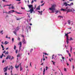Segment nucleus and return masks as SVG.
I'll use <instances>...</instances> for the list:
<instances>
[{
    "label": "nucleus",
    "mask_w": 75,
    "mask_h": 75,
    "mask_svg": "<svg viewBox=\"0 0 75 75\" xmlns=\"http://www.w3.org/2000/svg\"><path fill=\"white\" fill-rule=\"evenodd\" d=\"M8 54V51H7L6 53H5V54Z\"/></svg>",
    "instance_id": "40"
},
{
    "label": "nucleus",
    "mask_w": 75,
    "mask_h": 75,
    "mask_svg": "<svg viewBox=\"0 0 75 75\" xmlns=\"http://www.w3.org/2000/svg\"><path fill=\"white\" fill-rule=\"evenodd\" d=\"M70 51L71 52H72V47H71V46H70Z\"/></svg>",
    "instance_id": "23"
},
{
    "label": "nucleus",
    "mask_w": 75,
    "mask_h": 75,
    "mask_svg": "<svg viewBox=\"0 0 75 75\" xmlns=\"http://www.w3.org/2000/svg\"><path fill=\"white\" fill-rule=\"evenodd\" d=\"M1 46L2 48V50H3V51H4V46H3V45H1Z\"/></svg>",
    "instance_id": "17"
},
{
    "label": "nucleus",
    "mask_w": 75,
    "mask_h": 75,
    "mask_svg": "<svg viewBox=\"0 0 75 75\" xmlns=\"http://www.w3.org/2000/svg\"><path fill=\"white\" fill-rule=\"evenodd\" d=\"M10 68H11V70H12L13 69V66H11V67H10Z\"/></svg>",
    "instance_id": "25"
},
{
    "label": "nucleus",
    "mask_w": 75,
    "mask_h": 75,
    "mask_svg": "<svg viewBox=\"0 0 75 75\" xmlns=\"http://www.w3.org/2000/svg\"><path fill=\"white\" fill-rule=\"evenodd\" d=\"M38 12L39 13H41V12H40V11H38Z\"/></svg>",
    "instance_id": "58"
},
{
    "label": "nucleus",
    "mask_w": 75,
    "mask_h": 75,
    "mask_svg": "<svg viewBox=\"0 0 75 75\" xmlns=\"http://www.w3.org/2000/svg\"><path fill=\"white\" fill-rule=\"evenodd\" d=\"M21 9H25V8H23V7H21Z\"/></svg>",
    "instance_id": "59"
},
{
    "label": "nucleus",
    "mask_w": 75,
    "mask_h": 75,
    "mask_svg": "<svg viewBox=\"0 0 75 75\" xmlns=\"http://www.w3.org/2000/svg\"><path fill=\"white\" fill-rule=\"evenodd\" d=\"M58 11H56V13H55V14H57V13H58Z\"/></svg>",
    "instance_id": "39"
},
{
    "label": "nucleus",
    "mask_w": 75,
    "mask_h": 75,
    "mask_svg": "<svg viewBox=\"0 0 75 75\" xmlns=\"http://www.w3.org/2000/svg\"><path fill=\"white\" fill-rule=\"evenodd\" d=\"M62 59H63V61H64V59H65V58L64 57H62Z\"/></svg>",
    "instance_id": "38"
},
{
    "label": "nucleus",
    "mask_w": 75,
    "mask_h": 75,
    "mask_svg": "<svg viewBox=\"0 0 75 75\" xmlns=\"http://www.w3.org/2000/svg\"><path fill=\"white\" fill-rule=\"evenodd\" d=\"M44 4H45V3L43 4H42L41 5V6H43L44 5Z\"/></svg>",
    "instance_id": "45"
},
{
    "label": "nucleus",
    "mask_w": 75,
    "mask_h": 75,
    "mask_svg": "<svg viewBox=\"0 0 75 75\" xmlns=\"http://www.w3.org/2000/svg\"><path fill=\"white\" fill-rule=\"evenodd\" d=\"M12 57V58L11 59V60H12V59H13L14 58V57L13 56Z\"/></svg>",
    "instance_id": "37"
},
{
    "label": "nucleus",
    "mask_w": 75,
    "mask_h": 75,
    "mask_svg": "<svg viewBox=\"0 0 75 75\" xmlns=\"http://www.w3.org/2000/svg\"><path fill=\"white\" fill-rule=\"evenodd\" d=\"M69 39H68V38H67L66 42H67V44H68V43H69Z\"/></svg>",
    "instance_id": "11"
},
{
    "label": "nucleus",
    "mask_w": 75,
    "mask_h": 75,
    "mask_svg": "<svg viewBox=\"0 0 75 75\" xmlns=\"http://www.w3.org/2000/svg\"><path fill=\"white\" fill-rule=\"evenodd\" d=\"M33 51V49H31L30 51V53H31V52H32Z\"/></svg>",
    "instance_id": "26"
},
{
    "label": "nucleus",
    "mask_w": 75,
    "mask_h": 75,
    "mask_svg": "<svg viewBox=\"0 0 75 75\" xmlns=\"http://www.w3.org/2000/svg\"><path fill=\"white\" fill-rule=\"evenodd\" d=\"M3 56H2V55L1 56V55H0V58H3Z\"/></svg>",
    "instance_id": "43"
},
{
    "label": "nucleus",
    "mask_w": 75,
    "mask_h": 75,
    "mask_svg": "<svg viewBox=\"0 0 75 75\" xmlns=\"http://www.w3.org/2000/svg\"><path fill=\"white\" fill-rule=\"evenodd\" d=\"M69 57H71V54L70 53H69Z\"/></svg>",
    "instance_id": "42"
},
{
    "label": "nucleus",
    "mask_w": 75,
    "mask_h": 75,
    "mask_svg": "<svg viewBox=\"0 0 75 75\" xmlns=\"http://www.w3.org/2000/svg\"><path fill=\"white\" fill-rule=\"evenodd\" d=\"M28 6L29 7V8L30 9V8H33V5H28Z\"/></svg>",
    "instance_id": "10"
},
{
    "label": "nucleus",
    "mask_w": 75,
    "mask_h": 75,
    "mask_svg": "<svg viewBox=\"0 0 75 75\" xmlns=\"http://www.w3.org/2000/svg\"><path fill=\"white\" fill-rule=\"evenodd\" d=\"M22 18H18L16 19V20H21Z\"/></svg>",
    "instance_id": "21"
},
{
    "label": "nucleus",
    "mask_w": 75,
    "mask_h": 75,
    "mask_svg": "<svg viewBox=\"0 0 75 75\" xmlns=\"http://www.w3.org/2000/svg\"><path fill=\"white\" fill-rule=\"evenodd\" d=\"M8 8H9V9H10V8H11V7L10 6H9L8 7Z\"/></svg>",
    "instance_id": "64"
},
{
    "label": "nucleus",
    "mask_w": 75,
    "mask_h": 75,
    "mask_svg": "<svg viewBox=\"0 0 75 75\" xmlns=\"http://www.w3.org/2000/svg\"><path fill=\"white\" fill-rule=\"evenodd\" d=\"M16 13H17V14H21V13L20 12H16Z\"/></svg>",
    "instance_id": "47"
},
{
    "label": "nucleus",
    "mask_w": 75,
    "mask_h": 75,
    "mask_svg": "<svg viewBox=\"0 0 75 75\" xmlns=\"http://www.w3.org/2000/svg\"><path fill=\"white\" fill-rule=\"evenodd\" d=\"M11 57L10 56V55H8V56H7L6 59H8H8H11Z\"/></svg>",
    "instance_id": "4"
},
{
    "label": "nucleus",
    "mask_w": 75,
    "mask_h": 75,
    "mask_svg": "<svg viewBox=\"0 0 75 75\" xmlns=\"http://www.w3.org/2000/svg\"><path fill=\"white\" fill-rule=\"evenodd\" d=\"M64 71H67V69H66V68H64Z\"/></svg>",
    "instance_id": "41"
},
{
    "label": "nucleus",
    "mask_w": 75,
    "mask_h": 75,
    "mask_svg": "<svg viewBox=\"0 0 75 75\" xmlns=\"http://www.w3.org/2000/svg\"><path fill=\"white\" fill-rule=\"evenodd\" d=\"M13 33H14L16 35V34H17V33H16V31H13Z\"/></svg>",
    "instance_id": "32"
},
{
    "label": "nucleus",
    "mask_w": 75,
    "mask_h": 75,
    "mask_svg": "<svg viewBox=\"0 0 75 75\" xmlns=\"http://www.w3.org/2000/svg\"><path fill=\"white\" fill-rule=\"evenodd\" d=\"M58 17H60V18H63V16H58Z\"/></svg>",
    "instance_id": "30"
},
{
    "label": "nucleus",
    "mask_w": 75,
    "mask_h": 75,
    "mask_svg": "<svg viewBox=\"0 0 75 75\" xmlns=\"http://www.w3.org/2000/svg\"><path fill=\"white\" fill-rule=\"evenodd\" d=\"M11 4L10 5H4V7H6V6H11Z\"/></svg>",
    "instance_id": "20"
},
{
    "label": "nucleus",
    "mask_w": 75,
    "mask_h": 75,
    "mask_svg": "<svg viewBox=\"0 0 75 75\" xmlns=\"http://www.w3.org/2000/svg\"><path fill=\"white\" fill-rule=\"evenodd\" d=\"M14 50H16V45H14V47L13 48Z\"/></svg>",
    "instance_id": "22"
},
{
    "label": "nucleus",
    "mask_w": 75,
    "mask_h": 75,
    "mask_svg": "<svg viewBox=\"0 0 75 75\" xmlns=\"http://www.w3.org/2000/svg\"><path fill=\"white\" fill-rule=\"evenodd\" d=\"M16 11H14V10H12V11H9L8 13H7V14H9V13H14V12H15Z\"/></svg>",
    "instance_id": "6"
},
{
    "label": "nucleus",
    "mask_w": 75,
    "mask_h": 75,
    "mask_svg": "<svg viewBox=\"0 0 75 75\" xmlns=\"http://www.w3.org/2000/svg\"><path fill=\"white\" fill-rule=\"evenodd\" d=\"M11 8L12 9H14V7L13 6H12Z\"/></svg>",
    "instance_id": "36"
},
{
    "label": "nucleus",
    "mask_w": 75,
    "mask_h": 75,
    "mask_svg": "<svg viewBox=\"0 0 75 75\" xmlns=\"http://www.w3.org/2000/svg\"><path fill=\"white\" fill-rule=\"evenodd\" d=\"M74 40V39H73L72 37H70L69 41H71V40Z\"/></svg>",
    "instance_id": "24"
},
{
    "label": "nucleus",
    "mask_w": 75,
    "mask_h": 75,
    "mask_svg": "<svg viewBox=\"0 0 75 75\" xmlns=\"http://www.w3.org/2000/svg\"><path fill=\"white\" fill-rule=\"evenodd\" d=\"M5 75H7V73L6 72L5 73Z\"/></svg>",
    "instance_id": "52"
},
{
    "label": "nucleus",
    "mask_w": 75,
    "mask_h": 75,
    "mask_svg": "<svg viewBox=\"0 0 75 75\" xmlns=\"http://www.w3.org/2000/svg\"><path fill=\"white\" fill-rule=\"evenodd\" d=\"M3 31V30H2L1 31L0 33L1 34L3 35V33H2Z\"/></svg>",
    "instance_id": "29"
},
{
    "label": "nucleus",
    "mask_w": 75,
    "mask_h": 75,
    "mask_svg": "<svg viewBox=\"0 0 75 75\" xmlns=\"http://www.w3.org/2000/svg\"><path fill=\"white\" fill-rule=\"evenodd\" d=\"M40 6H41L40 5L38 6V7L36 8V9H37V10H40Z\"/></svg>",
    "instance_id": "13"
},
{
    "label": "nucleus",
    "mask_w": 75,
    "mask_h": 75,
    "mask_svg": "<svg viewBox=\"0 0 75 75\" xmlns=\"http://www.w3.org/2000/svg\"><path fill=\"white\" fill-rule=\"evenodd\" d=\"M34 11V9H33V8H32L31 9H30V13H33V11Z\"/></svg>",
    "instance_id": "8"
},
{
    "label": "nucleus",
    "mask_w": 75,
    "mask_h": 75,
    "mask_svg": "<svg viewBox=\"0 0 75 75\" xmlns=\"http://www.w3.org/2000/svg\"><path fill=\"white\" fill-rule=\"evenodd\" d=\"M18 28V27L17 28H16V29H17V30H19V28Z\"/></svg>",
    "instance_id": "57"
},
{
    "label": "nucleus",
    "mask_w": 75,
    "mask_h": 75,
    "mask_svg": "<svg viewBox=\"0 0 75 75\" xmlns=\"http://www.w3.org/2000/svg\"><path fill=\"white\" fill-rule=\"evenodd\" d=\"M12 41L13 42H14V38H12Z\"/></svg>",
    "instance_id": "49"
},
{
    "label": "nucleus",
    "mask_w": 75,
    "mask_h": 75,
    "mask_svg": "<svg viewBox=\"0 0 75 75\" xmlns=\"http://www.w3.org/2000/svg\"><path fill=\"white\" fill-rule=\"evenodd\" d=\"M17 57H20V54H18V55H17Z\"/></svg>",
    "instance_id": "35"
},
{
    "label": "nucleus",
    "mask_w": 75,
    "mask_h": 75,
    "mask_svg": "<svg viewBox=\"0 0 75 75\" xmlns=\"http://www.w3.org/2000/svg\"><path fill=\"white\" fill-rule=\"evenodd\" d=\"M56 5L55 4H52L51 8H49L50 10H52V13H54L55 12V7H56Z\"/></svg>",
    "instance_id": "1"
},
{
    "label": "nucleus",
    "mask_w": 75,
    "mask_h": 75,
    "mask_svg": "<svg viewBox=\"0 0 75 75\" xmlns=\"http://www.w3.org/2000/svg\"><path fill=\"white\" fill-rule=\"evenodd\" d=\"M19 45H20V47H19V49L20 50L21 49V47L22 46V43H21V42H19Z\"/></svg>",
    "instance_id": "7"
},
{
    "label": "nucleus",
    "mask_w": 75,
    "mask_h": 75,
    "mask_svg": "<svg viewBox=\"0 0 75 75\" xmlns=\"http://www.w3.org/2000/svg\"><path fill=\"white\" fill-rule=\"evenodd\" d=\"M2 63H4V60L2 61Z\"/></svg>",
    "instance_id": "54"
},
{
    "label": "nucleus",
    "mask_w": 75,
    "mask_h": 75,
    "mask_svg": "<svg viewBox=\"0 0 75 75\" xmlns=\"http://www.w3.org/2000/svg\"><path fill=\"white\" fill-rule=\"evenodd\" d=\"M6 52V50H4V51L3 52V53H5Z\"/></svg>",
    "instance_id": "56"
},
{
    "label": "nucleus",
    "mask_w": 75,
    "mask_h": 75,
    "mask_svg": "<svg viewBox=\"0 0 75 75\" xmlns=\"http://www.w3.org/2000/svg\"><path fill=\"white\" fill-rule=\"evenodd\" d=\"M15 52L16 54H17L18 53V50H16Z\"/></svg>",
    "instance_id": "31"
},
{
    "label": "nucleus",
    "mask_w": 75,
    "mask_h": 75,
    "mask_svg": "<svg viewBox=\"0 0 75 75\" xmlns=\"http://www.w3.org/2000/svg\"><path fill=\"white\" fill-rule=\"evenodd\" d=\"M22 43H23V44H26V42H25V40L24 38L22 40Z\"/></svg>",
    "instance_id": "5"
},
{
    "label": "nucleus",
    "mask_w": 75,
    "mask_h": 75,
    "mask_svg": "<svg viewBox=\"0 0 75 75\" xmlns=\"http://www.w3.org/2000/svg\"><path fill=\"white\" fill-rule=\"evenodd\" d=\"M61 11H66V9H63L62 8H61V9L60 10Z\"/></svg>",
    "instance_id": "15"
},
{
    "label": "nucleus",
    "mask_w": 75,
    "mask_h": 75,
    "mask_svg": "<svg viewBox=\"0 0 75 75\" xmlns=\"http://www.w3.org/2000/svg\"><path fill=\"white\" fill-rule=\"evenodd\" d=\"M8 42H7V41H6L4 43H3V44H5V45H7V44H8Z\"/></svg>",
    "instance_id": "14"
},
{
    "label": "nucleus",
    "mask_w": 75,
    "mask_h": 75,
    "mask_svg": "<svg viewBox=\"0 0 75 75\" xmlns=\"http://www.w3.org/2000/svg\"><path fill=\"white\" fill-rule=\"evenodd\" d=\"M71 33V32H69V33H67L68 34H68H70V33Z\"/></svg>",
    "instance_id": "63"
},
{
    "label": "nucleus",
    "mask_w": 75,
    "mask_h": 75,
    "mask_svg": "<svg viewBox=\"0 0 75 75\" xmlns=\"http://www.w3.org/2000/svg\"><path fill=\"white\" fill-rule=\"evenodd\" d=\"M51 62H52L53 63V65H55V62H54V61H52Z\"/></svg>",
    "instance_id": "28"
},
{
    "label": "nucleus",
    "mask_w": 75,
    "mask_h": 75,
    "mask_svg": "<svg viewBox=\"0 0 75 75\" xmlns=\"http://www.w3.org/2000/svg\"><path fill=\"white\" fill-rule=\"evenodd\" d=\"M69 61L70 62H72V61H71V59H70Z\"/></svg>",
    "instance_id": "62"
},
{
    "label": "nucleus",
    "mask_w": 75,
    "mask_h": 75,
    "mask_svg": "<svg viewBox=\"0 0 75 75\" xmlns=\"http://www.w3.org/2000/svg\"><path fill=\"white\" fill-rule=\"evenodd\" d=\"M21 37H23V38H24V35H22Z\"/></svg>",
    "instance_id": "48"
},
{
    "label": "nucleus",
    "mask_w": 75,
    "mask_h": 75,
    "mask_svg": "<svg viewBox=\"0 0 75 75\" xmlns=\"http://www.w3.org/2000/svg\"><path fill=\"white\" fill-rule=\"evenodd\" d=\"M21 70L20 71H22V70H23V68H22V67H21Z\"/></svg>",
    "instance_id": "27"
},
{
    "label": "nucleus",
    "mask_w": 75,
    "mask_h": 75,
    "mask_svg": "<svg viewBox=\"0 0 75 75\" xmlns=\"http://www.w3.org/2000/svg\"><path fill=\"white\" fill-rule=\"evenodd\" d=\"M45 55H48V54H47V53H45Z\"/></svg>",
    "instance_id": "51"
},
{
    "label": "nucleus",
    "mask_w": 75,
    "mask_h": 75,
    "mask_svg": "<svg viewBox=\"0 0 75 75\" xmlns=\"http://www.w3.org/2000/svg\"><path fill=\"white\" fill-rule=\"evenodd\" d=\"M67 22L69 25H70V24H71V21L70 20L68 21Z\"/></svg>",
    "instance_id": "18"
},
{
    "label": "nucleus",
    "mask_w": 75,
    "mask_h": 75,
    "mask_svg": "<svg viewBox=\"0 0 75 75\" xmlns=\"http://www.w3.org/2000/svg\"><path fill=\"white\" fill-rule=\"evenodd\" d=\"M73 69H74V66L73 65Z\"/></svg>",
    "instance_id": "61"
},
{
    "label": "nucleus",
    "mask_w": 75,
    "mask_h": 75,
    "mask_svg": "<svg viewBox=\"0 0 75 75\" xmlns=\"http://www.w3.org/2000/svg\"><path fill=\"white\" fill-rule=\"evenodd\" d=\"M66 11H67V12L66 14H67L68 13L71 11H75V10L74 9H72L69 8L68 7H67L66 8Z\"/></svg>",
    "instance_id": "2"
},
{
    "label": "nucleus",
    "mask_w": 75,
    "mask_h": 75,
    "mask_svg": "<svg viewBox=\"0 0 75 75\" xmlns=\"http://www.w3.org/2000/svg\"><path fill=\"white\" fill-rule=\"evenodd\" d=\"M43 74L44 75V74H45V68H44L43 69Z\"/></svg>",
    "instance_id": "19"
},
{
    "label": "nucleus",
    "mask_w": 75,
    "mask_h": 75,
    "mask_svg": "<svg viewBox=\"0 0 75 75\" xmlns=\"http://www.w3.org/2000/svg\"><path fill=\"white\" fill-rule=\"evenodd\" d=\"M18 67H19V65H18V66H15L16 68H18Z\"/></svg>",
    "instance_id": "34"
},
{
    "label": "nucleus",
    "mask_w": 75,
    "mask_h": 75,
    "mask_svg": "<svg viewBox=\"0 0 75 75\" xmlns=\"http://www.w3.org/2000/svg\"><path fill=\"white\" fill-rule=\"evenodd\" d=\"M54 55H53L52 56V59H54Z\"/></svg>",
    "instance_id": "44"
},
{
    "label": "nucleus",
    "mask_w": 75,
    "mask_h": 75,
    "mask_svg": "<svg viewBox=\"0 0 75 75\" xmlns=\"http://www.w3.org/2000/svg\"><path fill=\"white\" fill-rule=\"evenodd\" d=\"M31 63H32L31 62H30V65L31 67L32 66H31Z\"/></svg>",
    "instance_id": "50"
},
{
    "label": "nucleus",
    "mask_w": 75,
    "mask_h": 75,
    "mask_svg": "<svg viewBox=\"0 0 75 75\" xmlns=\"http://www.w3.org/2000/svg\"><path fill=\"white\" fill-rule=\"evenodd\" d=\"M68 4H67L66 2H64L63 3V6H68Z\"/></svg>",
    "instance_id": "9"
},
{
    "label": "nucleus",
    "mask_w": 75,
    "mask_h": 75,
    "mask_svg": "<svg viewBox=\"0 0 75 75\" xmlns=\"http://www.w3.org/2000/svg\"><path fill=\"white\" fill-rule=\"evenodd\" d=\"M48 69V67H46V71H47V69Z\"/></svg>",
    "instance_id": "33"
},
{
    "label": "nucleus",
    "mask_w": 75,
    "mask_h": 75,
    "mask_svg": "<svg viewBox=\"0 0 75 75\" xmlns=\"http://www.w3.org/2000/svg\"><path fill=\"white\" fill-rule=\"evenodd\" d=\"M18 40H20V38L19 37H18Z\"/></svg>",
    "instance_id": "46"
},
{
    "label": "nucleus",
    "mask_w": 75,
    "mask_h": 75,
    "mask_svg": "<svg viewBox=\"0 0 75 75\" xmlns=\"http://www.w3.org/2000/svg\"><path fill=\"white\" fill-rule=\"evenodd\" d=\"M41 12H41L40 13V15H42V11H41Z\"/></svg>",
    "instance_id": "55"
},
{
    "label": "nucleus",
    "mask_w": 75,
    "mask_h": 75,
    "mask_svg": "<svg viewBox=\"0 0 75 75\" xmlns=\"http://www.w3.org/2000/svg\"><path fill=\"white\" fill-rule=\"evenodd\" d=\"M65 36L67 37V38H68L69 37V36L68 35V34L67 33L66 34V33H65Z\"/></svg>",
    "instance_id": "12"
},
{
    "label": "nucleus",
    "mask_w": 75,
    "mask_h": 75,
    "mask_svg": "<svg viewBox=\"0 0 75 75\" xmlns=\"http://www.w3.org/2000/svg\"><path fill=\"white\" fill-rule=\"evenodd\" d=\"M34 3V1L33 0L31 2V3Z\"/></svg>",
    "instance_id": "60"
},
{
    "label": "nucleus",
    "mask_w": 75,
    "mask_h": 75,
    "mask_svg": "<svg viewBox=\"0 0 75 75\" xmlns=\"http://www.w3.org/2000/svg\"><path fill=\"white\" fill-rule=\"evenodd\" d=\"M7 69H8V66H7L6 67L4 68L3 70L4 72H6L7 71Z\"/></svg>",
    "instance_id": "3"
},
{
    "label": "nucleus",
    "mask_w": 75,
    "mask_h": 75,
    "mask_svg": "<svg viewBox=\"0 0 75 75\" xmlns=\"http://www.w3.org/2000/svg\"><path fill=\"white\" fill-rule=\"evenodd\" d=\"M74 5V3H71V4H68V6H73Z\"/></svg>",
    "instance_id": "16"
},
{
    "label": "nucleus",
    "mask_w": 75,
    "mask_h": 75,
    "mask_svg": "<svg viewBox=\"0 0 75 75\" xmlns=\"http://www.w3.org/2000/svg\"><path fill=\"white\" fill-rule=\"evenodd\" d=\"M43 2H44V1H41V3H43Z\"/></svg>",
    "instance_id": "53"
}]
</instances>
